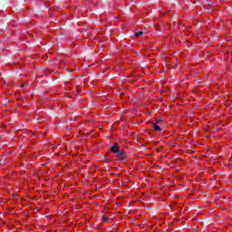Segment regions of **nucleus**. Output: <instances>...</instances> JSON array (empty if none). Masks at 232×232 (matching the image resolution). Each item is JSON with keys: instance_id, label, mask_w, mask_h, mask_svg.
Masks as SVG:
<instances>
[{"instance_id": "obj_1", "label": "nucleus", "mask_w": 232, "mask_h": 232, "mask_svg": "<svg viewBox=\"0 0 232 232\" xmlns=\"http://www.w3.org/2000/svg\"><path fill=\"white\" fill-rule=\"evenodd\" d=\"M116 154L121 162H124V160L128 159V155L123 150H120V151L116 152Z\"/></svg>"}, {"instance_id": "obj_2", "label": "nucleus", "mask_w": 232, "mask_h": 232, "mask_svg": "<svg viewBox=\"0 0 232 232\" xmlns=\"http://www.w3.org/2000/svg\"><path fill=\"white\" fill-rule=\"evenodd\" d=\"M121 150V147H119V144L114 143L111 148H110V151L111 153H119Z\"/></svg>"}, {"instance_id": "obj_3", "label": "nucleus", "mask_w": 232, "mask_h": 232, "mask_svg": "<svg viewBox=\"0 0 232 232\" xmlns=\"http://www.w3.org/2000/svg\"><path fill=\"white\" fill-rule=\"evenodd\" d=\"M153 130L154 131H162V128L157 123H153Z\"/></svg>"}, {"instance_id": "obj_4", "label": "nucleus", "mask_w": 232, "mask_h": 232, "mask_svg": "<svg viewBox=\"0 0 232 232\" xmlns=\"http://www.w3.org/2000/svg\"><path fill=\"white\" fill-rule=\"evenodd\" d=\"M143 34H144V32L139 31V32H136V33L134 34V35H135L136 37H140V35H142Z\"/></svg>"}, {"instance_id": "obj_5", "label": "nucleus", "mask_w": 232, "mask_h": 232, "mask_svg": "<svg viewBox=\"0 0 232 232\" xmlns=\"http://www.w3.org/2000/svg\"><path fill=\"white\" fill-rule=\"evenodd\" d=\"M160 122H162V120H160V119H158V120H156V122H155V124H160Z\"/></svg>"}, {"instance_id": "obj_6", "label": "nucleus", "mask_w": 232, "mask_h": 232, "mask_svg": "<svg viewBox=\"0 0 232 232\" xmlns=\"http://www.w3.org/2000/svg\"><path fill=\"white\" fill-rule=\"evenodd\" d=\"M109 218L107 217L102 218V222H108Z\"/></svg>"}, {"instance_id": "obj_7", "label": "nucleus", "mask_w": 232, "mask_h": 232, "mask_svg": "<svg viewBox=\"0 0 232 232\" xmlns=\"http://www.w3.org/2000/svg\"><path fill=\"white\" fill-rule=\"evenodd\" d=\"M21 88H24V84H22V85H21Z\"/></svg>"}, {"instance_id": "obj_8", "label": "nucleus", "mask_w": 232, "mask_h": 232, "mask_svg": "<svg viewBox=\"0 0 232 232\" xmlns=\"http://www.w3.org/2000/svg\"><path fill=\"white\" fill-rule=\"evenodd\" d=\"M1 14H3V11L0 10V15H1Z\"/></svg>"}]
</instances>
